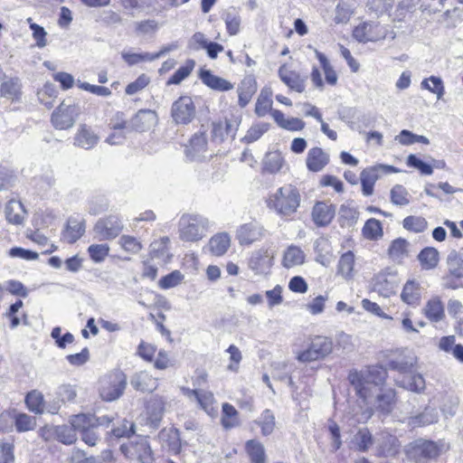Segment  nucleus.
<instances>
[{
	"label": "nucleus",
	"instance_id": "nucleus-1",
	"mask_svg": "<svg viewBox=\"0 0 463 463\" xmlns=\"http://www.w3.org/2000/svg\"><path fill=\"white\" fill-rule=\"evenodd\" d=\"M299 204L300 194L292 184L279 187L267 200L268 207L281 217H288L296 213Z\"/></svg>",
	"mask_w": 463,
	"mask_h": 463
},
{
	"label": "nucleus",
	"instance_id": "nucleus-2",
	"mask_svg": "<svg viewBox=\"0 0 463 463\" xmlns=\"http://www.w3.org/2000/svg\"><path fill=\"white\" fill-rule=\"evenodd\" d=\"M386 373L379 367H369L364 371H352L348 380L354 387L357 395L367 402L372 392V385L378 386L383 383Z\"/></svg>",
	"mask_w": 463,
	"mask_h": 463
},
{
	"label": "nucleus",
	"instance_id": "nucleus-3",
	"mask_svg": "<svg viewBox=\"0 0 463 463\" xmlns=\"http://www.w3.org/2000/svg\"><path fill=\"white\" fill-rule=\"evenodd\" d=\"M209 221L206 217L196 213H184L178 221L180 240L194 242L206 236Z\"/></svg>",
	"mask_w": 463,
	"mask_h": 463
},
{
	"label": "nucleus",
	"instance_id": "nucleus-4",
	"mask_svg": "<svg viewBox=\"0 0 463 463\" xmlns=\"http://www.w3.org/2000/svg\"><path fill=\"white\" fill-rule=\"evenodd\" d=\"M126 385V374L121 371H114L99 381V395L104 401H115L123 394Z\"/></svg>",
	"mask_w": 463,
	"mask_h": 463
},
{
	"label": "nucleus",
	"instance_id": "nucleus-5",
	"mask_svg": "<svg viewBox=\"0 0 463 463\" xmlns=\"http://www.w3.org/2000/svg\"><path fill=\"white\" fill-rule=\"evenodd\" d=\"M333 346L331 338L324 335H316L311 338L308 347L298 354L297 359L302 363L323 360L332 353Z\"/></svg>",
	"mask_w": 463,
	"mask_h": 463
},
{
	"label": "nucleus",
	"instance_id": "nucleus-6",
	"mask_svg": "<svg viewBox=\"0 0 463 463\" xmlns=\"http://www.w3.org/2000/svg\"><path fill=\"white\" fill-rule=\"evenodd\" d=\"M404 450L407 458L416 463H423L437 458L439 454V448L436 442L422 439L409 443Z\"/></svg>",
	"mask_w": 463,
	"mask_h": 463
},
{
	"label": "nucleus",
	"instance_id": "nucleus-7",
	"mask_svg": "<svg viewBox=\"0 0 463 463\" xmlns=\"http://www.w3.org/2000/svg\"><path fill=\"white\" fill-rule=\"evenodd\" d=\"M80 113V108L77 104H67L64 101L53 110L52 114V124L56 129H69L72 128L78 116Z\"/></svg>",
	"mask_w": 463,
	"mask_h": 463
},
{
	"label": "nucleus",
	"instance_id": "nucleus-8",
	"mask_svg": "<svg viewBox=\"0 0 463 463\" xmlns=\"http://www.w3.org/2000/svg\"><path fill=\"white\" fill-rule=\"evenodd\" d=\"M123 230L121 220L115 215H109L99 219L94 228V238L99 241H109L115 239Z\"/></svg>",
	"mask_w": 463,
	"mask_h": 463
},
{
	"label": "nucleus",
	"instance_id": "nucleus-9",
	"mask_svg": "<svg viewBox=\"0 0 463 463\" xmlns=\"http://www.w3.org/2000/svg\"><path fill=\"white\" fill-rule=\"evenodd\" d=\"M387 35V28L375 22H364L353 31L354 38L361 43L380 41L385 39Z\"/></svg>",
	"mask_w": 463,
	"mask_h": 463
},
{
	"label": "nucleus",
	"instance_id": "nucleus-10",
	"mask_svg": "<svg viewBox=\"0 0 463 463\" xmlns=\"http://www.w3.org/2000/svg\"><path fill=\"white\" fill-rule=\"evenodd\" d=\"M171 116L176 124L186 125L195 117V106L192 98L182 96L176 99L171 108Z\"/></svg>",
	"mask_w": 463,
	"mask_h": 463
},
{
	"label": "nucleus",
	"instance_id": "nucleus-11",
	"mask_svg": "<svg viewBox=\"0 0 463 463\" xmlns=\"http://www.w3.org/2000/svg\"><path fill=\"white\" fill-rule=\"evenodd\" d=\"M273 260L272 250L260 248L251 253L248 260V267L255 275H267L273 266Z\"/></svg>",
	"mask_w": 463,
	"mask_h": 463
},
{
	"label": "nucleus",
	"instance_id": "nucleus-12",
	"mask_svg": "<svg viewBox=\"0 0 463 463\" xmlns=\"http://www.w3.org/2000/svg\"><path fill=\"white\" fill-rule=\"evenodd\" d=\"M121 451L128 458H137L141 463H149L152 460L151 449L146 440L140 439L137 442H129L120 446Z\"/></svg>",
	"mask_w": 463,
	"mask_h": 463
},
{
	"label": "nucleus",
	"instance_id": "nucleus-13",
	"mask_svg": "<svg viewBox=\"0 0 463 463\" xmlns=\"http://www.w3.org/2000/svg\"><path fill=\"white\" fill-rule=\"evenodd\" d=\"M263 227L256 222H248L241 225L236 232V239L241 245H250L264 237Z\"/></svg>",
	"mask_w": 463,
	"mask_h": 463
},
{
	"label": "nucleus",
	"instance_id": "nucleus-14",
	"mask_svg": "<svg viewBox=\"0 0 463 463\" xmlns=\"http://www.w3.org/2000/svg\"><path fill=\"white\" fill-rule=\"evenodd\" d=\"M157 123V115L151 109H140L128 121L130 131L144 132Z\"/></svg>",
	"mask_w": 463,
	"mask_h": 463
},
{
	"label": "nucleus",
	"instance_id": "nucleus-15",
	"mask_svg": "<svg viewBox=\"0 0 463 463\" xmlns=\"http://www.w3.org/2000/svg\"><path fill=\"white\" fill-rule=\"evenodd\" d=\"M85 221L79 216H71L61 232V241L67 243L76 242L85 232Z\"/></svg>",
	"mask_w": 463,
	"mask_h": 463
},
{
	"label": "nucleus",
	"instance_id": "nucleus-16",
	"mask_svg": "<svg viewBox=\"0 0 463 463\" xmlns=\"http://www.w3.org/2000/svg\"><path fill=\"white\" fill-rule=\"evenodd\" d=\"M335 215V206L326 202H317L312 209V220L317 227H326Z\"/></svg>",
	"mask_w": 463,
	"mask_h": 463
},
{
	"label": "nucleus",
	"instance_id": "nucleus-17",
	"mask_svg": "<svg viewBox=\"0 0 463 463\" xmlns=\"http://www.w3.org/2000/svg\"><path fill=\"white\" fill-rule=\"evenodd\" d=\"M373 288L379 295L389 298L395 294L397 280L394 274L379 273L373 280Z\"/></svg>",
	"mask_w": 463,
	"mask_h": 463
},
{
	"label": "nucleus",
	"instance_id": "nucleus-18",
	"mask_svg": "<svg viewBox=\"0 0 463 463\" xmlns=\"http://www.w3.org/2000/svg\"><path fill=\"white\" fill-rule=\"evenodd\" d=\"M158 439L162 447L173 455H177L181 451L182 442L180 432L175 428L163 429L158 434Z\"/></svg>",
	"mask_w": 463,
	"mask_h": 463
},
{
	"label": "nucleus",
	"instance_id": "nucleus-19",
	"mask_svg": "<svg viewBox=\"0 0 463 463\" xmlns=\"http://www.w3.org/2000/svg\"><path fill=\"white\" fill-rule=\"evenodd\" d=\"M149 255L152 260H156L159 263H167L173 256L170 252V239L164 236L151 242Z\"/></svg>",
	"mask_w": 463,
	"mask_h": 463
},
{
	"label": "nucleus",
	"instance_id": "nucleus-20",
	"mask_svg": "<svg viewBox=\"0 0 463 463\" xmlns=\"http://www.w3.org/2000/svg\"><path fill=\"white\" fill-rule=\"evenodd\" d=\"M199 79L208 88L217 91H228L233 89V84L229 80L214 75L210 70L201 69Z\"/></svg>",
	"mask_w": 463,
	"mask_h": 463
},
{
	"label": "nucleus",
	"instance_id": "nucleus-21",
	"mask_svg": "<svg viewBox=\"0 0 463 463\" xmlns=\"http://www.w3.org/2000/svg\"><path fill=\"white\" fill-rule=\"evenodd\" d=\"M131 386L138 392H152L157 388V379L153 377L146 371L135 373L130 379Z\"/></svg>",
	"mask_w": 463,
	"mask_h": 463
},
{
	"label": "nucleus",
	"instance_id": "nucleus-22",
	"mask_svg": "<svg viewBox=\"0 0 463 463\" xmlns=\"http://www.w3.org/2000/svg\"><path fill=\"white\" fill-rule=\"evenodd\" d=\"M306 163L309 171L320 172L329 163V155L320 147H313L307 153Z\"/></svg>",
	"mask_w": 463,
	"mask_h": 463
},
{
	"label": "nucleus",
	"instance_id": "nucleus-23",
	"mask_svg": "<svg viewBox=\"0 0 463 463\" xmlns=\"http://www.w3.org/2000/svg\"><path fill=\"white\" fill-rule=\"evenodd\" d=\"M396 403V392L392 388L382 389L376 395L374 406L383 415L392 412Z\"/></svg>",
	"mask_w": 463,
	"mask_h": 463
},
{
	"label": "nucleus",
	"instance_id": "nucleus-24",
	"mask_svg": "<svg viewBox=\"0 0 463 463\" xmlns=\"http://www.w3.org/2000/svg\"><path fill=\"white\" fill-rule=\"evenodd\" d=\"M439 420V413L435 408L426 407L424 411L417 415L407 418V424L411 428H420L436 423Z\"/></svg>",
	"mask_w": 463,
	"mask_h": 463
},
{
	"label": "nucleus",
	"instance_id": "nucleus-25",
	"mask_svg": "<svg viewBox=\"0 0 463 463\" xmlns=\"http://www.w3.org/2000/svg\"><path fill=\"white\" fill-rule=\"evenodd\" d=\"M421 291L420 284L414 279H410L403 286L401 298L407 305L416 307L420 302Z\"/></svg>",
	"mask_w": 463,
	"mask_h": 463
},
{
	"label": "nucleus",
	"instance_id": "nucleus-26",
	"mask_svg": "<svg viewBox=\"0 0 463 463\" xmlns=\"http://www.w3.org/2000/svg\"><path fill=\"white\" fill-rule=\"evenodd\" d=\"M279 76L280 80L291 90H296L298 92L304 91V80L300 77V75L298 72L290 71L287 67V65L284 64L279 67Z\"/></svg>",
	"mask_w": 463,
	"mask_h": 463
},
{
	"label": "nucleus",
	"instance_id": "nucleus-27",
	"mask_svg": "<svg viewBox=\"0 0 463 463\" xmlns=\"http://www.w3.org/2000/svg\"><path fill=\"white\" fill-rule=\"evenodd\" d=\"M256 91V80L252 76L245 77L238 87L239 106L241 108H245L250 103Z\"/></svg>",
	"mask_w": 463,
	"mask_h": 463
},
{
	"label": "nucleus",
	"instance_id": "nucleus-28",
	"mask_svg": "<svg viewBox=\"0 0 463 463\" xmlns=\"http://www.w3.org/2000/svg\"><path fill=\"white\" fill-rule=\"evenodd\" d=\"M382 176L377 165L364 168L360 175L362 193L365 196L372 195L376 181Z\"/></svg>",
	"mask_w": 463,
	"mask_h": 463
},
{
	"label": "nucleus",
	"instance_id": "nucleus-29",
	"mask_svg": "<svg viewBox=\"0 0 463 463\" xmlns=\"http://www.w3.org/2000/svg\"><path fill=\"white\" fill-rule=\"evenodd\" d=\"M316 261L327 267L332 261V247L328 239L319 237L314 243Z\"/></svg>",
	"mask_w": 463,
	"mask_h": 463
},
{
	"label": "nucleus",
	"instance_id": "nucleus-30",
	"mask_svg": "<svg viewBox=\"0 0 463 463\" xmlns=\"http://www.w3.org/2000/svg\"><path fill=\"white\" fill-rule=\"evenodd\" d=\"M271 116L279 127L288 131H300L306 125L298 118H286L284 113L279 109L272 110Z\"/></svg>",
	"mask_w": 463,
	"mask_h": 463
},
{
	"label": "nucleus",
	"instance_id": "nucleus-31",
	"mask_svg": "<svg viewBox=\"0 0 463 463\" xmlns=\"http://www.w3.org/2000/svg\"><path fill=\"white\" fill-rule=\"evenodd\" d=\"M424 316L432 323L441 321L444 317V307L439 297L429 299L422 309Z\"/></svg>",
	"mask_w": 463,
	"mask_h": 463
},
{
	"label": "nucleus",
	"instance_id": "nucleus-32",
	"mask_svg": "<svg viewBox=\"0 0 463 463\" xmlns=\"http://www.w3.org/2000/svg\"><path fill=\"white\" fill-rule=\"evenodd\" d=\"M98 141V136L85 125L80 126L74 137V145L84 149L92 148Z\"/></svg>",
	"mask_w": 463,
	"mask_h": 463
},
{
	"label": "nucleus",
	"instance_id": "nucleus-33",
	"mask_svg": "<svg viewBox=\"0 0 463 463\" xmlns=\"http://www.w3.org/2000/svg\"><path fill=\"white\" fill-rule=\"evenodd\" d=\"M207 138L204 133H196L190 139L189 146L186 147V155L192 159L198 158L206 151Z\"/></svg>",
	"mask_w": 463,
	"mask_h": 463
},
{
	"label": "nucleus",
	"instance_id": "nucleus-34",
	"mask_svg": "<svg viewBox=\"0 0 463 463\" xmlns=\"http://www.w3.org/2000/svg\"><path fill=\"white\" fill-rule=\"evenodd\" d=\"M304 251L296 245H290L284 252L282 264L285 268L290 269L305 262Z\"/></svg>",
	"mask_w": 463,
	"mask_h": 463
},
{
	"label": "nucleus",
	"instance_id": "nucleus-35",
	"mask_svg": "<svg viewBox=\"0 0 463 463\" xmlns=\"http://www.w3.org/2000/svg\"><path fill=\"white\" fill-rule=\"evenodd\" d=\"M231 238L228 233L222 232L213 236L208 243L209 250L214 256L223 255L229 249Z\"/></svg>",
	"mask_w": 463,
	"mask_h": 463
},
{
	"label": "nucleus",
	"instance_id": "nucleus-36",
	"mask_svg": "<svg viewBox=\"0 0 463 463\" xmlns=\"http://www.w3.org/2000/svg\"><path fill=\"white\" fill-rule=\"evenodd\" d=\"M21 88L19 78H5L0 86V93L6 99H18L21 95Z\"/></svg>",
	"mask_w": 463,
	"mask_h": 463
},
{
	"label": "nucleus",
	"instance_id": "nucleus-37",
	"mask_svg": "<svg viewBox=\"0 0 463 463\" xmlns=\"http://www.w3.org/2000/svg\"><path fill=\"white\" fill-rule=\"evenodd\" d=\"M401 443L393 435L383 436L382 442L379 444L378 454L382 457H393L400 449Z\"/></svg>",
	"mask_w": 463,
	"mask_h": 463
},
{
	"label": "nucleus",
	"instance_id": "nucleus-38",
	"mask_svg": "<svg viewBox=\"0 0 463 463\" xmlns=\"http://www.w3.org/2000/svg\"><path fill=\"white\" fill-rule=\"evenodd\" d=\"M355 8L354 0H340L335 7V15L334 21L335 24L347 23Z\"/></svg>",
	"mask_w": 463,
	"mask_h": 463
},
{
	"label": "nucleus",
	"instance_id": "nucleus-39",
	"mask_svg": "<svg viewBox=\"0 0 463 463\" xmlns=\"http://www.w3.org/2000/svg\"><path fill=\"white\" fill-rule=\"evenodd\" d=\"M339 222L342 227L353 226L358 219L359 213L352 203H343L339 208Z\"/></svg>",
	"mask_w": 463,
	"mask_h": 463
},
{
	"label": "nucleus",
	"instance_id": "nucleus-40",
	"mask_svg": "<svg viewBox=\"0 0 463 463\" xmlns=\"http://www.w3.org/2000/svg\"><path fill=\"white\" fill-rule=\"evenodd\" d=\"M24 402L28 410L35 414H42L44 411L43 395L37 390L29 392L24 398Z\"/></svg>",
	"mask_w": 463,
	"mask_h": 463
},
{
	"label": "nucleus",
	"instance_id": "nucleus-41",
	"mask_svg": "<svg viewBox=\"0 0 463 463\" xmlns=\"http://www.w3.org/2000/svg\"><path fill=\"white\" fill-rule=\"evenodd\" d=\"M354 449L364 452L373 445V437L368 429H360L352 439Z\"/></svg>",
	"mask_w": 463,
	"mask_h": 463
},
{
	"label": "nucleus",
	"instance_id": "nucleus-42",
	"mask_svg": "<svg viewBox=\"0 0 463 463\" xmlns=\"http://www.w3.org/2000/svg\"><path fill=\"white\" fill-rule=\"evenodd\" d=\"M417 362L416 356L410 355H401L395 359H392L389 362V366L392 370H396L400 373H408L410 372L414 364Z\"/></svg>",
	"mask_w": 463,
	"mask_h": 463
},
{
	"label": "nucleus",
	"instance_id": "nucleus-43",
	"mask_svg": "<svg viewBox=\"0 0 463 463\" xmlns=\"http://www.w3.org/2000/svg\"><path fill=\"white\" fill-rule=\"evenodd\" d=\"M245 449L250 456L251 463H265V450L263 445L255 439L246 442Z\"/></svg>",
	"mask_w": 463,
	"mask_h": 463
},
{
	"label": "nucleus",
	"instance_id": "nucleus-44",
	"mask_svg": "<svg viewBox=\"0 0 463 463\" xmlns=\"http://www.w3.org/2000/svg\"><path fill=\"white\" fill-rule=\"evenodd\" d=\"M94 415L90 413H79L70 417L69 422L78 432L94 427Z\"/></svg>",
	"mask_w": 463,
	"mask_h": 463
},
{
	"label": "nucleus",
	"instance_id": "nucleus-45",
	"mask_svg": "<svg viewBox=\"0 0 463 463\" xmlns=\"http://www.w3.org/2000/svg\"><path fill=\"white\" fill-rule=\"evenodd\" d=\"M420 265L425 269L435 268L439 261V251L434 248H425L418 255Z\"/></svg>",
	"mask_w": 463,
	"mask_h": 463
},
{
	"label": "nucleus",
	"instance_id": "nucleus-46",
	"mask_svg": "<svg viewBox=\"0 0 463 463\" xmlns=\"http://www.w3.org/2000/svg\"><path fill=\"white\" fill-rule=\"evenodd\" d=\"M271 91L267 89H263L257 99L255 105V113L259 117H264L268 112L272 109V100L270 99Z\"/></svg>",
	"mask_w": 463,
	"mask_h": 463
},
{
	"label": "nucleus",
	"instance_id": "nucleus-47",
	"mask_svg": "<svg viewBox=\"0 0 463 463\" xmlns=\"http://www.w3.org/2000/svg\"><path fill=\"white\" fill-rule=\"evenodd\" d=\"M254 422L260 427L263 436L270 435L275 429V416L269 409L263 411L260 418Z\"/></svg>",
	"mask_w": 463,
	"mask_h": 463
},
{
	"label": "nucleus",
	"instance_id": "nucleus-48",
	"mask_svg": "<svg viewBox=\"0 0 463 463\" xmlns=\"http://www.w3.org/2000/svg\"><path fill=\"white\" fill-rule=\"evenodd\" d=\"M400 386L416 393H421L426 389L425 379L420 373H414L409 379L402 380Z\"/></svg>",
	"mask_w": 463,
	"mask_h": 463
},
{
	"label": "nucleus",
	"instance_id": "nucleus-49",
	"mask_svg": "<svg viewBox=\"0 0 463 463\" xmlns=\"http://www.w3.org/2000/svg\"><path fill=\"white\" fill-rule=\"evenodd\" d=\"M15 430L18 432H25L34 430L36 427V419L33 416L24 412L15 413L14 417Z\"/></svg>",
	"mask_w": 463,
	"mask_h": 463
},
{
	"label": "nucleus",
	"instance_id": "nucleus-50",
	"mask_svg": "<svg viewBox=\"0 0 463 463\" xmlns=\"http://www.w3.org/2000/svg\"><path fill=\"white\" fill-rule=\"evenodd\" d=\"M390 200L397 206H406L410 203V194L402 184H395L390 192Z\"/></svg>",
	"mask_w": 463,
	"mask_h": 463
},
{
	"label": "nucleus",
	"instance_id": "nucleus-51",
	"mask_svg": "<svg viewBox=\"0 0 463 463\" xmlns=\"http://www.w3.org/2000/svg\"><path fill=\"white\" fill-rule=\"evenodd\" d=\"M195 66L194 60H187L184 65L179 67L176 71L168 79L167 85H177L186 79L193 71Z\"/></svg>",
	"mask_w": 463,
	"mask_h": 463
},
{
	"label": "nucleus",
	"instance_id": "nucleus-52",
	"mask_svg": "<svg viewBox=\"0 0 463 463\" xmlns=\"http://www.w3.org/2000/svg\"><path fill=\"white\" fill-rule=\"evenodd\" d=\"M402 227L407 231L420 233L427 229L428 222L426 219L421 216L411 215L403 219Z\"/></svg>",
	"mask_w": 463,
	"mask_h": 463
},
{
	"label": "nucleus",
	"instance_id": "nucleus-53",
	"mask_svg": "<svg viewBox=\"0 0 463 463\" xmlns=\"http://www.w3.org/2000/svg\"><path fill=\"white\" fill-rule=\"evenodd\" d=\"M409 242L402 238L394 240L390 248L389 255L392 260H399L408 256Z\"/></svg>",
	"mask_w": 463,
	"mask_h": 463
},
{
	"label": "nucleus",
	"instance_id": "nucleus-54",
	"mask_svg": "<svg viewBox=\"0 0 463 463\" xmlns=\"http://www.w3.org/2000/svg\"><path fill=\"white\" fill-rule=\"evenodd\" d=\"M316 57L320 62V65L324 71L326 80L330 85H335L337 82V74L331 66L329 61L326 56L316 50Z\"/></svg>",
	"mask_w": 463,
	"mask_h": 463
},
{
	"label": "nucleus",
	"instance_id": "nucleus-55",
	"mask_svg": "<svg viewBox=\"0 0 463 463\" xmlns=\"http://www.w3.org/2000/svg\"><path fill=\"white\" fill-rule=\"evenodd\" d=\"M55 433L57 436V439L65 444L71 445L77 440V431L71 425H61L57 426L55 429Z\"/></svg>",
	"mask_w": 463,
	"mask_h": 463
},
{
	"label": "nucleus",
	"instance_id": "nucleus-56",
	"mask_svg": "<svg viewBox=\"0 0 463 463\" xmlns=\"http://www.w3.org/2000/svg\"><path fill=\"white\" fill-rule=\"evenodd\" d=\"M354 265V255L351 250L344 253L338 262V273L345 278H350Z\"/></svg>",
	"mask_w": 463,
	"mask_h": 463
},
{
	"label": "nucleus",
	"instance_id": "nucleus-57",
	"mask_svg": "<svg viewBox=\"0 0 463 463\" xmlns=\"http://www.w3.org/2000/svg\"><path fill=\"white\" fill-rule=\"evenodd\" d=\"M199 406L209 415L216 413L213 407L214 397L213 394L206 390H201L196 398Z\"/></svg>",
	"mask_w": 463,
	"mask_h": 463
},
{
	"label": "nucleus",
	"instance_id": "nucleus-58",
	"mask_svg": "<svg viewBox=\"0 0 463 463\" xmlns=\"http://www.w3.org/2000/svg\"><path fill=\"white\" fill-rule=\"evenodd\" d=\"M283 165V158L279 154H268L263 162V172L269 174H276Z\"/></svg>",
	"mask_w": 463,
	"mask_h": 463
},
{
	"label": "nucleus",
	"instance_id": "nucleus-59",
	"mask_svg": "<svg viewBox=\"0 0 463 463\" xmlns=\"http://www.w3.org/2000/svg\"><path fill=\"white\" fill-rule=\"evenodd\" d=\"M421 88L430 90L437 95L438 99H441L444 94V86L440 78L430 76L420 83Z\"/></svg>",
	"mask_w": 463,
	"mask_h": 463
},
{
	"label": "nucleus",
	"instance_id": "nucleus-60",
	"mask_svg": "<svg viewBox=\"0 0 463 463\" xmlns=\"http://www.w3.org/2000/svg\"><path fill=\"white\" fill-rule=\"evenodd\" d=\"M363 233L365 238L370 240H375L383 235V228L380 221L371 218L369 219L364 228Z\"/></svg>",
	"mask_w": 463,
	"mask_h": 463
},
{
	"label": "nucleus",
	"instance_id": "nucleus-61",
	"mask_svg": "<svg viewBox=\"0 0 463 463\" xmlns=\"http://www.w3.org/2000/svg\"><path fill=\"white\" fill-rule=\"evenodd\" d=\"M268 123H257L252 125L241 139L244 143L250 144L257 141L260 137L269 130Z\"/></svg>",
	"mask_w": 463,
	"mask_h": 463
},
{
	"label": "nucleus",
	"instance_id": "nucleus-62",
	"mask_svg": "<svg viewBox=\"0 0 463 463\" xmlns=\"http://www.w3.org/2000/svg\"><path fill=\"white\" fill-rule=\"evenodd\" d=\"M109 252V246L107 243L91 244L88 248L90 258L96 263L102 262Z\"/></svg>",
	"mask_w": 463,
	"mask_h": 463
},
{
	"label": "nucleus",
	"instance_id": "nucleus-63",
	"mask_svg": "<svg viewBox=\"0 0 463 463\" xmlns=\"http://www.w3.org/2000/svg\"><path fill=\"white\" fill-rule=\"evenodd\" d=\"M448 269L449 273L456 278H463V259L456 252L448 256Z\"/></svg>",
	"mask_w": 463,
	"mask_h": 463
},
{
	"label": "nucleus",
	"instance_id": "nucleus-64",
	"mask_svg": "<svg viewBox=\"0 0 463 463\" xmlns=\"http://www.w3.org/2000/svg\"><path fill=\"white\" fill-rule=\"evenodd\" d=\"M118 243L124 250L131 254H137L142 249L141 242L130 235H122L118 240Z\"/></svg>",
	"mask_w": 463,
	"mask_h": 463
}]
</instances>
